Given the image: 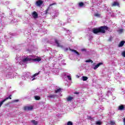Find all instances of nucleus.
I'll use <instances>...</instances> for the list:
<instances>
[{
	"label": "nucleus",
	"mask_w": 125,
	"mask_h": 125,
	"mask_svg": "<svg viewBox=\"0 0 125 125\" xmlns=\"http://www.w3.org/2000/svg\"><path fill=\"white\" fill-rule=\"evenodd\" d=\"M17 62H19L21 65H22V64H25L27 63V62H29V61H34V62H40L42 60V58L41 57L37 56H33V55H30L27 58L23 59L21 60V58L17 57L16 58Z\"/></svg>",
	"instance_id": "1"
},
{
	"label": "nucleus",
	"mask_w": 125,
	"mask_h": 125,
	"mask_svg": "<svg viewBox=\"0 0 125 125\" xmlns=\"http://www.w3.org/2000/svg\"><path fill=\"white\" fill-rule=\"evenodd\" d=\"M108 28L107 26H101L99 28H94L93 29V33L94 34H99V33H103V34H105V30H107Z\"/></svg>",
	"instance_id": "2"
},
{
	"label": "nucleus",
	"mask_w": 125,
	"mask_h": 125,
	"mask_svg": "<svg viewBox=\"0 0 125 125\" xmlns=\"http://www.w3.org/2000/svg\"><path fill=\"white\" fill-rule=\"evenodd\" d=\"M40 74V72L37 73H35L33 76H30V73L29 72L27 73V79H29L30 81H35L36 80V77L38 76V75Z\"/></svg>",
	"instance_id": "3"
},
{
	"label": "nucleus",
	"mask_w": 125,
	"mask_h": 125,
	"mask_svg": "<svg viewBox=\"0 0 125 125\" xmlns=\"http://www.w3.org/2000/svg\"><path fill=\"white\" fill-rule=\"evenodd\" d=\"M43 3V1L42 0H38L36 1L35 5H36V6L40 7L41 5H42Z\"/></svg>",
	"instance_id": "4"
},
{
	"label": "nucleus",
	"mask_w": 125,
	"mask_h": 125,
	"mask_svg": "<svg viewBox=\"0 0 125 125\" xmlns=\"http://www.w3.org/2000/svg\"><path fill=\"white\" fill-rule=\"evenodd\" d=\"M34 108V106L33 105H28L26 106H24V110L25 111H31Z\"/></svg>",
	"instance_id": "5"
},
{
	"label": "nucleus",
	"mask_w": 125,
	"mask_h": 125,
	"mask_svg": "<svg viewBox=\"0 0 125 125\" xmlns=\"http://www.w3.org/2000/svg\"><path fill=\"white\" fill-rule=\"evenodd\" d=\"M11 95H10L9 97H7L6 99H4L3 101H2L1 102H0V108L1 106V105H2V104H3L4 102H5V101H6V100H8V99H11Z\"/></svg>",
	"instance_id": "6"
},
{
	"label": "nucleus",
	"mask_w": 125,
	"mask_h": 125,
	"mask_svg": "<svg viewBox=\"0 0 125 125\" xmlns=\"http://www.w3.org/2000/svg\"><path fill=\"white\" fill-rule=\"evenodd\" d=\"M32 17H33V18H38V13H37L36 12H33L32 13Z\"/></svg>",
	"instance_id": "7"
},
{
	"label": "nucleus",
	"mask_w": 125,
	"mask_h": 125,
	"mask_svg": "<svg viewBox=\"0 0 125 125\" xmlns=\"http://www.w3.org/2000/svg\"><path fill=\"white\" fill-rule=\"evenodd\" d=\"M73 99H74V97H71V96H68L67 98H66V100L67 101H68V102L71 101V100H73Z\"/></svg>",
	"instance_id": "8"
},
{
	"label": "nucleus",
	"mask_w": 125,
	"mask_h": 125,
	"mask_svg": "<svg viewBox=\"0 0 125 125\" xmlns=\"http://www.w3.org/2000/svg\"><path fill=\"white\" fill-rule=\"evenodd\" d=\"M100 65H102V63L100 62L98 63L95 66V67H94V69L96 70V69H97V68H98V67H99Z\"/></svg>",
	"instance_id": "9"
},
{
	"label": "nucleus",
	"mask_w": 125,
	"mask_h": 125,
	"mask_svg": "<svg viewBox=\"0 0 125 125\" xmlns=\"http://www.w3.org/2000/svg\"><path fill=\"white\" fill-rule=\"evenodd\" d=\"M88 79V78H87V77L86 76H83L82 77V81H87Z\"/></svg>",
	"instance_id": "10"
},
{
	"label": "nucleus",
	"mask_w": 125,
	"mask_h": 125,
	"mask_svg": "<svg viewBox=\"0 0 125 125\" xmlns=\"http://www.w3.org/2000/svg\"><path fill=\"white\" fill-rule=\"evenodd\" d=\"M112 6H119V3L118 2H114L112 3Z\"/></svg>",
	"instance_id": "11"
},
{
	"label": "nucleus",
	"mask_w": 125,
	"mask_h": 125,
	"mask_svg": "<svg viewBox=\"0 0 125 125\" xmlns=\"http://www.w3.org/2000/svg\"><path fill=\"white\" fill-rule=\"evenodd\" d=\"M47 97H49V98H55L56 97V95H49L47 96Z\"/></svg>",
	"instance_id": "12"
},
{
	"label": "nucleus",
	"mask_w": 125,
	"mask_h": 125,
	"mask_svg": "<svg viewBox=\"0 0 125 125\" xmlns=\"http://www.w3.org/2000/svg\"><path fill=\"white\" fill-rule=\"evenodd\" d=\"M125 109V106L123 105H121L119 106V110H120L121 111L124 110Z\"/></svg>",
	"instance_id": "13"
},
{
	"label": "nucleus",
	"mask_w": 125,
	"mask_h": 125,
	"mask_svg": "<svg viewBox=\"0 0 125 125\" xmlns=\"http://www.w3.org/2000/svg\"><path fill=\"white\" fill-rule=\"evenodd\" d=\"M125 41H122L119 45V47L123 46L125 44Z\"/></svg>",
	"instance_id": "14"
},
{
	"label": "nucleus",
	"mask_w": 125,
	"mask_h": 125,
	"mask_svg": "<svg viewBox=\"0 0 125 125\" xmlns=\"http://www.w3.org/2000/svg\"><path fill=\"white\" fill-rule=\"evenodd\" d=\"M34 98L36 100H40L41 99V97L38 96H34Z\"/></svg>",
	"instance_id": "15"
},
{
	"label": "nucleus",
	"mask_w": 125,
	"mask_h": 125,
	"mask_svg": "<svg viewBox=\"0 0 125 125\" xmlns=\"http://www.w3.org/2000/svg\"><path fill=\"white\" fill-rule=\"evenodd\" d=\"M31 123H32V124L33 125H38V122L37 121H36L35 120H32L31 121Z\"/></svg>",
	"instance_id": "16"
},
{
	"label": "nucleus",
	"mask_w": 125,
	"mask_h": 125,
	"mask_svg": "<svg viewBox=\"0 0 125 125\" xmlns=\"http://www.w3.org/2000/svg\"><path fill=\"white\" fill-rule=\"evenodd\" d=\"M55 42L57 46L61 47V45H60V44H59V43L58 42V41L57 40H55Z\"/></svg>",
	"instance_id": "17"
},
{
	"label": "nucleus",
	"mask_w": 125,
	"mask_h": 125,
	"mask_svg": "<svg viewBox=\"0 0 125 125\" xmlns=\"http://www.w3.org/2000/svg\"><path fill=\"white\" fill-rule=\"evenodd\" d=\"M70 50L72 51V52H74L75 53H76V54H78V55H79V52H77V51L75 50H72L71 49H70Z\"/></svg>",
	"instance_id": "18"
},
{
	"label": "nucleus",
	"mask_w": 125,
	"mask_h": 125,
	"mask_svg": "<svg viewBox=\"0 0 125 125\" xmlns=\"http://www.w3.org/2000/svg\"><path fill=\"white\" fill-rule=\"evenodd\" d=\"M118 33H119V34H122V33H123V32H124V29H119L118 31Z\"/></svg>",
	"instance_id": "19"
},
{
	"label": "nucleus",
	"mask_w": 125,
	"mask_h": 125,
	"mask_svg": "<svg viewBox=\"0 0 125 125\" xmlns=\"http://www.w3.org/2000/svg\"><path fill=\"white\" fill-rule=\"evenodd\" d=\"M61 91V89H57V90H56L55 91V92H56V93H57L58 92H60Z\"/></svg>",
	"instance_id": "20"
},
{
	"label": "nucleus",
	"mask_w": 125,
	"mask_h": 125,
	"mask_svg": "<svg viewBox=\"0 0 125 125\" xmlns=\"http://www.w3.org/2000/svg\"><path fill=\"white\" fill-rule=\"evenodd\" d=\"M85 62L86 63H90V62L92 63L93 62L91 60H88L85 61Z\"/></svg>",
	"instance_id": "21"
},
{
	"label": "nucleus",
	"mask_w": 125,
	"mask_h": 125,
	"mask_svg": "<svg viewBox=\"0 0 125 125\" xmlns=\"http://www.w3.org/2000/svg\"><path fill=\"white\" fill-rule=\"evenodd\" d=\"M67 125H73V123H72L71 121H69L67 122Z\"/></svg>",
	"instance_id": "22"
},
{
	"label": "nucleus",
	"mask_w": 125,
	"mask_h": 125,
	"mask_svg": "<svg viewBox=\"0 0 125 125\" xmlns=\"http://www.w3.org/2000/svg\"><path fill=\"white\" fill-rule=\"evenodd\" d=\"M95 16H96V17H100V14L98 13L95 14Z\"/></svg>",
	"instance_id": "23"
},
{
	"label": "nucleus",
	"mask_w": 125,
	"mask_h": 125,
	"mask_svg": "<svg viewBox=\"0 0 125 125\" xmlns=\"http://www.w3.org/2000/svg\"><path fill=\"white\" fill-rule=\"evenodd\" d=\"M79 6H81V7L83 6V2H80V3H79Z\"/></svg>",
	"instance_id": "24"
},
{
	"label": "nucleus",
	"mask_w": 125,
	"mask_h": 125,
	"mask_svg": "<svg viewBox=\"0 0 125 125\" xmlns=\"http://www.w3.org/2000/svg\"><path fill=\"white\" fill-rule=\"evenodd\" d=\"M101 124H102V123L100 121H98V122H96V125H101Z\"/></svg>",
	"instance_id": "25"
},
{
	"label": "nucleus",
	"mask_w": 125,
	"mask_h": 125,
	"mask_svg": "<svg viewBox=\"0 0 125 125\" xmlns=\"http://www.w3.org/2000/svg\"><path fill=\"white\" fill-rule=\"evenodd\" d=\"M122 55L123 56V57H125V51L122 52Z\"/></svg>",
	"instance_id": "26"
},
{
	"label": "nucleus",
	"mask_w": 125,
	"mask_h": 125,
	"mask_svg": "<svg viewBox=\"0 0 125 125\" xmlns=\"http://www.w3.org/2000/svg\"><path fill=\"white\" fill-rule=\"evenodd\" d=\"M67 78L69 81H71V80H72V78H71L70 76H67Z\"/></svg>",
	"instance_id": "27"
},
{
	"label": "nucleus",
	"mask_w": 125,
	"mask_h": 125,
	"mask_svg": "<svg viewBox=\"0 0 125 125\" xmlns=\"http://www.w3.org/2000/svg\"><path fill=\"white\" fill-rule=\"evenodd\" d=\"M110 125H115V121H111Z\"/></svg>",
	"instance_id": "28"
},
{
	"label": "nucleus",
	"mask_w": 125,
	"mask_h": 125,
	"mask_svg": "<svg viewBox=\"0 0 125 125\" xmlns=\"http://www.w3.org/2000/svg\"><path fill=\"white\" fill-rule=\"evenodd\" d=\"M19 102V100H15L13 101V102Z\"/></svg>",
	"instance_id": "29"
},
{
	"label": "nucleus",
	"mask_w": 125,
	"mask_h": 125,
	"mask_svg": "<svg viewBox=\"0 0 125 125\" xmlns=\"http://www.w3.org/2000/svg\"><path fill=\"white\" fill-rule=\"evenodd\" d=\"M123 123L124 124V125H125V118H124L123 120Z\"/></svg>",
	"instance_id": "30"
},
{
	"label": "nucleus",
	"mask_w": 125,
	"mask_h": 125,
	"mask_svg": "<svg viewBox=\"0 0 125 125\" xmlns=\"http://www.w3.org/2000/svg\"><path fill=\"white\" fill-rule=\"evenodd\" d=\"M75 94H79V92H76L74 93Z\"/></svg>",
	"instance_id": "31"
},
{
	"label": "nucleus",
	"mask_w": 125,
	"mask_h": 125,
	"mask_svg": "<svg viewBox=\"0 0 125 125\" xmlns=\"http://www.w3.org/2000/svg\"><path fill=\"white\" fill-rule=\"evenodd\" d=\"M81 50H82V51H84L85 50V49H82Z\"/></svg>",
	"instance_id": "32"
},
{
	"label": "nucleus",
	"mask_w": 125,
	"mask_h": 125,
	"mask_svg": "<svg viewBox=\"0 0 125 125\" xmlns=\"http://www.w3.org/2000/svg\"><path fill=\"white\" fill-rule=\"evenodd\" d=\"M53 4H50V6H52V5H53Z\"/></svg>",
	"instance_id": "33"
},
{
	"label": "nucleus",
	"mask_w": 125,
	"mask_h": 125,
	"mask_svg": "<svg viewBox=\"0 0 125 125\" xmlns=\"http://www.w3.org/2000/svg\"><path fill=\"white\" fill-rule=\"evenodd\" d=\"M58 14H59V13L58 12L57 14L56 15H56H58Z\"/></svg>",
	"instance_id": "34"
},
{
	"label": "nucleus",
	"mask_w": 125,
	"mask_h": 125,
	"mask_svg": "<svg viewBox=\"0 0 125 125\" xmlns=\"http://www.w3.org/2000/svg\"><path fill=\"white\" fill-rule=\"evenodd\" d=\"M47 11H48V9L46 11V13H47Z\"/></svg>",
	"instance_id": "35"
},
{
	"label": "nucleus",
	"mask_w": 125,
	"mask_h": 125,
	"mask_svg": "<svg viewBox=\"0 0 125 125\" xmlns=\"http://www.w3.org/2000/svg\"><path fill=\"white\" fill-rule=\"evenodd\" d=\"M22 79H25V77L24 76H22Z\"/></svg>",
	"instance_id": "36"
},
{
	"label": "nucleus",
	"mask_w": 125,
	"mask_h": 125,
	"mask_svg": "<svg viewBox=\"0 0 125 125\" xmlns=\"http://www.w3.org/2000/svg\"><path fill=\"white\" fill-rule=\"evenodd\" d=\"M110 92H108V93H110Z\"/></svg>",
	"instance_id": "37"
}]
</instances>
